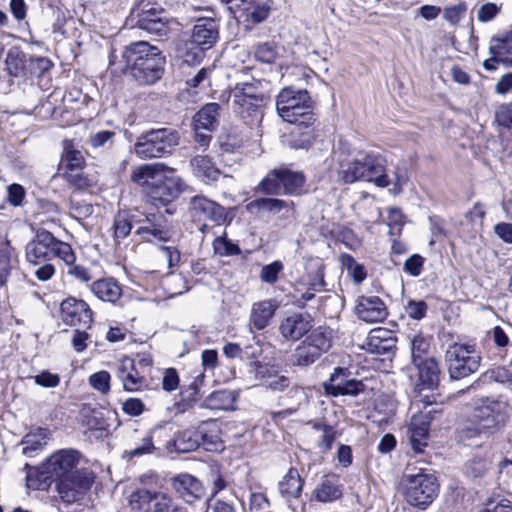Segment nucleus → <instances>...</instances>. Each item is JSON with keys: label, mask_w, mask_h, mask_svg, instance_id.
I'll use <instances>...</instances> for the list:
<instances>
[{"label": "nucleus", "mask_w": 512, "mask_h": 512, "mask_svg": "<svg viewBox=\"0 0 512 512\" xmlns=\"http://www.w3.org/2000/svg\"><path fill=\"white\" fill-rule=\"evenodd\" d=\"M193 43L210 50L219 39V25L213 18H200L193 27L190 37Z\"/></svg>", "instance_id": "nucleus-22"}, {"label": "nucleus", "mask_w": 512, "mask_h": 512, "mask_svg": "<svg viewBox=\"0 0 512 512\" xmlns=\"http://www.w3.org/2000/svg\"><path fill=\"white\" fill-rule=\"evenodd\" d=\"M188 212L194 221H211L217 225L225 224L228 218L225 207L202 194L190 198Z\"/></svg>", "instance_id": "nucleus-11"}, {"label": "nucleus", "mask_w": 512, "mask_h": 512, "mask_svg": "<svg viewBox=\"0 0 512 512\" xmlns=\"http://www.w3.org/2000/svg\"><path fill=\"white\" fill-rule=\"evenodd\" d=\"M491 468V461L485 457H474L466 464V473L472 477H482Z\"/></svg>", "instance_id": "nucleus-55"}, {"label": "nucleus", "mask_w": 512, "mask_h": 512, "mask_svg": "<svg viewBox=\"0 0 512 512\" xmlns=\"http://www.w3.org/2000/svg\"><path fill=\"white\" fill-rule=\"evenodd\" d=\"M236 393L231 390H218L211 393L207 399V406L216 410L231 409L236 401Z\"/></svg>", "instance_id": "nucleus-46"}, {"label": "nucleus", "mask_w": 512, "mask_h": 512, "mask_svg": "<svg viewBox=\"0 0 512 512\" xmlns=\"http://www.w3.org/2000/svg\"><path fill=\"white\" fill-rule=\"evenodd\" d=\"M501 6L495 3L487 2L483 4L477 11V19L482 23L493 20L500 12Z\"/></svg>", "instance_id": "nucleus-60"}, {"label": "nucleus", "mask_w": 512, "mask_h": 512, "mask_svg": "<svg viewBox=\"0 0 512 512\" xmlns=\"http://www.w3.org/2000/svg\"><path fill=\"white\" fill-rule=\"evenodd\" d=\"M183 181L179 177L159 176L147 191V196L152 205L156 207L167 206L177 199L183 190Z\"/></svg>", "instance_id": "nucleus-13"}, {"label": "nucleus", "mask_w": 512, "mask_h": 512, "mask_svg": "<svg viewBox=\"0 0 512 512\" xmlns=\"http://www.w3.org/2000/svg\"><path fill=\"white\" fill-rule=\"evenodd\" d=\"M33 379L35 384L44 388H54L60 384L59 375L51 373L48 370H44L40 374L33 376Z\"/></svg>", "instance_id": "nucleus-61"}, {"label": "nucleus", "mask_w": 512, "mask_h": 512, "mask_svg": "<svg viewBox=\"0 0 512 512\" xmlns=\"http://www.w3.org/2000/svg\"><path fill=\"white\" fill-rule=\"evenodd\" d=\"M466 11V3L459 2L455 5L446 6L443 10V18L451 25H456L465 16Z\"/></svg>", "instance_id": "nucleus-56"}, {"label": "nucleus", "mask_w": 512, "mask_h": 512, "mask_svg": "<svg viewBox=\"0 0 512 512\" xmlns=\"http://www.w3.org/2000/svg\"><path fill=\"white\" fill-rule=\"evenodd\" d=\"M340 151L337 156L339 165V178L346 184L362 181L363 172L361 173V164L359 154L351 156L345 151V144L340 143Z\"/></svg>", "instance_id": "nucleus-24"}, {"label": "nucleus", "mask_w": 512, "mask_h": 512, "mask_svg": "<svg viewBox=\"0 0 512 512\" xmlns=\"http://www.w3.org/2000/svg\"><path fill=\"white\" fill-rule=\"evenodd\" d=\"M28 58L29 55L17 47L9 49L5 58L6 70L9 75L16 78H27Z\"/></svg>", "instance_id": "nucleus-36"}, {"label": "nucleus", "mask_w": 512, "mask_h": 512, "mask_svg": "<svg viewBox=\"0 0 512 512\" xmlns=\"http://www.w3.org/2000/svg\"><path fill=\"white\" fill-rule=\"evenodd\" d=\"M26 259L30 264L40 265L57 258L65 264H72L76 256L72 247L44 228H38L25 248Z\"/></svg>", "instance_id": "nucleus-4"}, {"label": "nucleus", "mask_w": 512, "mask_h": 512, "mask_svg": "<svg viewBox=\"0 0 512 512\" xmlns=\"http://www.w3.org/2000/svg\"><path fill=\"white\" fill-rule=\"evenodd\" d=\"M173 487L187 503L200 498L203 493L201 482L190 474H180L173 479Z\"/></svg>", "instance_id": "nucleus-29"}, {"label": "nucleus", "mask_w": 512, "mask_h": 512, "mask_svg": "<svg viewBox=\"0 0 512 512\" xmlns=\"http://www.w3.org/2000/svg\"><path fill=\"white\" fill-rule=\"evenodd\" d=\"M359 319L368 322H380L387 317V309L384 302L378 296H361L355 307Z\"/></svg>", "instance_id": "nucleus-23"}, {"label": "nucleus", "mask_w": 512, "mask_h": 512, "mask_svg": "<svg viewBox=\"0 0 512 512\" xmlns=\"http://www.w3.org/2000/svg\"><path fill=\"white\" fill-rule=\"evenodd\" d=\"M122 71H128L141 85H152L164 74L165 56L147 41H137L126 46L121 53Z\"/></svg>", "instance_id": "nucleus-3"}, {"label": "nucleus", "mask_w": 512, "mask_h": 512, "mask_svg": "<svg viewBox=\"0 0 512 512\" xmlns=\"http://www.w3.org/2000/svg\"><path fill=\"white\" fill-rule=\"evenodd\" d=\"M13 249L8 240L0 242V288L4 287L11 271Z\"/></svg>", "instance_id": "nucleus-49"}, {"label": "nucleus", "mask_w": 512, "mask_h": 512, "mask_svg": "<svg viewBox=\"0 0 512 512\" xmlns=\"http://www.w3.org/2000/svg\"><path fill=\"white\" fill-rule=\"evenodd\" d=\"M90 385L102 394L110 390V374L107 371H99L89 377Z\"/></svg>", "instance_id": "nucleus-58"}, {"label": "nucleus", "mask_w": 512, "mask_h": 512, "mask_svg": "<svg viewBox=\"0 0 512 512\" xmlns=\"http://www.w3.org/2000/svg\"><path fill=\"white\" fill-rule=\"evenodd\" d=\"M341 496L342 486L334 477H324L313 491L314 499L322 503L333 502Z\"/></svg>", "instance_id": "nucleus-39"}, {"label": "nucleus", "mask_w": 512, "mask_h": 512, "mask_svg": "<svg viewBox=\"0 0 512 512\" xmlns=\"http://www.w3.org/2000/svg\"><path fill=\"white\" fill-rule=\"evenodd\" d=\"M266 104L267 102L252 100H233L235 113L251 128L258 127L261 124Z\"/></svg>", "instance_id": "nucleus-26"}, {"label": "nucleus", "mask_w": 512, "mask_h": 512, "mask_svg": "<svg viewBox=\"0 0 512 512\" xmlns=\"http://www.w3.org/2000/svg\"><path fill=\"white\" fill-rule=\"evenodd\" d=\"M401 483L405 501L419 509H426L438 495L439 484L433 474L406 472Z\"/></svg>", "instance_id": "nucleus-7"}, {"label": "nucleus", "mask_w": 512, "mask_h": 512, "mask_svg": "<svg viewBox=\"0 0 512 512\" xmlns=\"http://www.w3.org/2000/svg\"><path fill=\"white\" fill-rule=\"evenodd\" d=\"M322 355L302 341L291 355V363L294 366L308 367L315 363Z\"/></svg>", "instance_id": "nucleus-45"}, {"label": "nucleus", "mask_w": 512, "mask_h": 512, "mask_svg": "<svg viewBox=\"0 0 512 512\" xmlns=\"http://www.w3.org/2000/svg\"><path fill=\"white\" fill-rule=\"evenodd\" d=\"M144 225L136 230V234L146 241L152 238L159 241H168L170 238V224L166 217L160 213H151L146 216Z\"/></svg>", "instance_id": "nucleus-20"}, {"label": "nucleus", "mask_w": 512, "mask_h": 512, "mask_svg": "<svg viewBox=\"0 0 512 512\" xmlns=\"http://www.w3.org/2000/svg\"><path fill=\"white\" fill-rule=\"evenodd\" d=\"M53 66V63L48 57L43 56H29L27 66V77H41L48 72Z\"/></svg>", "instance_id": "nucleus-52"}, {"label": "nucleus", "mask_w": 512, "mask_h": 512, "mask_svg": "<svg viewBox=\"0 0 512 512\" xmlns=\"http://www.w3.org/2000/svg\"><path fill=\"white\" fill-rule=\"evenodd\" d=\"M508 403L501 399L480 398L474 402L471 414L459 425L461 441L483 442L497 433L508 418Z\"/></svg>", "instance_id": "nucleus-2"}, {"label": "nucleus", "mask_w": 512, "mask_h": 512, "mask_svg": "<svg viewBox=\"0 0 512 512\" xmlns=\"http://www.w3.org/2000/svg\"><path fill=\"white\" fill-rule=\"evenodd\" d=\"M283 268V263L279 260L264 265L260 272L261 281L267 284H274L278 280L279 273Z\"/></svg>", "instance_id": "nucleus-57"}, {"label": "nucleus", "mask_w": 512, "mask_h": 512, "mask_svg": "<svg viewBox=\"0 0 512 512\" xmlns=\"http://www.w3.org/2000/svg\"><path fill=\"white\" fill-rule=\"evenodd\" d=\"M90 290L98 299L104 302L115 303L122 295L121 286L113 278L94 281Z\"/></svg>", "instance_id": "nucleus-35"}, {"label": "nucleus", "mask_w": 512, "mask_h": 512, "mask_svg": "<svg viewBox=\"0 0 512 512\" xmlns=\"http://www.w3.org/2000/svg\"><path fill=\"white\" fill-rule=\"evenodd\" d=\"M280 178L285 194L299 195L301 193L305 183V176L302 172L280 168Z\"/></svg>", "instance_id": "nucleus-42"}, {"label": "nucleus", "mask_w": 512, "mask_h": 512, "mask_svg": "<svg viewBox=\"0 0 512 512\" xmlns=\"http://www.w3.org/2000/svg\"><path fill=\"white\" fill-rule=\"evenodd\" d=\"M169 15L161 5L151 3L150 0H141L138 4L137 26L149 34L163 37L167 36Z\"/></svg>", "instance_id": "nucleus-10"}, {"label": "nucleus", "mask_w": 512, "mask_h": 512, "mask_svg": "<svg viewBox=\"0 0 512 512\" xmlns=\"http://www.w3.org/2000/svg\"><path fill=\"white\" fill-rule=\"evenodd\" d=\"M262 82L260 80L253 79L252 82H240L237 83L232 90L233 100H252L267 102L268 97L263 93Z\"/></svg>", "instance_id": "nucleus-38"}, {"label": "nucleus", "mask_w": 512, "mask_h": 512, "mask_svg": "<svg viewBox=\"0 0 512 512\" xmlns=\"http://www.w3.org/2000/svg\"><path fill=\"white\" fill-rule=\"evenodd\" d=\"M190 166L194 176L208 185L217 181L221 175L220 169L206 155H196L193 157L190 161Z\"/></svg>", "instance_id": "nucleus-28"}, {"label": "nucleus", "mask_w": 512, "mask_h": 512, "mask_svg": "<svg viewBox=\"0 0 512 512\" xmlns=\"http://www.w3.org/2000/svg\"><path fill=\"white\" fill-rule=\"evenodd\" d=\"M154 450L152 435L149 434L142 439V443L131 450L124 452V457L132 459L134 457H141L146 454H151Z\"/></svg>", "instance_id": "nucleus-59"}, {"label": "nucleus", "mask_w": 512, "mask_h": 512, "mask_svg": "<svg viewBox=\"0 0 512 512\" xmlns=\"http://www.w3.org/2000/svg\"><path fill=\"white\" fill-rule=\"evenodd\" d=\"M221 106L216 102L205 104L193 117V127L202 128L206 132L215 131L219 125Z\"/></svg>", "instance_id": "nucleus-32"}, {"label": "nucleus", "mask_w": 512, "mask_h": 512, "mask_svg": "<svg viewBox=\"0 0 512 512\" xmlns=\"http://www.w3.org/2000/svg\"><path fill=\"white\" fill-rule=\"evenodd\" d=\"M213 249L215 254L220 256H234L241 253L239 245L228 239L225 235L217 237L213 241Z\"/></svg>", "instance_id": "nucleus-53"}, {"label": "nucleus", "mask_w": 512, "mask_h": 512, "mask_svg": "<svg viewBox=\"0 0 512 512\" xmlns=\"http://www.w3.org/2000/svg\"><path fill=\"white\" fill-rule=\"evenodd\" d=\"M276 110L278 115L286 122L311 120L315 117L314 102L306 89H296L292 86L284 87L276 97Z\"/></svg>", "instance_id": "nucleus-6"}, {"label": "nucleus", "mask_w": 512, "mask_h": 512, "mask_svg": "<svg viewBox=\"0 0 512 512\" xmlns=\"http://www.w3.org/2000/svg\"><path fill=\"white\" fill-rule=\"evenodd\" d=\"M114 239L117 243L125 239L131 232L132 223L128 213L118 212L113 222Z\"/></svg>", "instance_id": "nucleus-50"}, {"label": "nucleus", "mask_w": 512, "mask_h": 512, "mask_svg": "<svg viewBox=\"0 0 512 512\" xmlns=\"http://www.w3.org/2000/svg\"><path fill=\"white\" fill-rule=\"evenodd\" d=\"M200 447L209 452L221 451L223 442L220 437V426L217 420L202 421L196 426Z\"/></svg>", "instance_id": "nucleus-25"}, {"label": "nucleus", "mask_w": 512, "mask_h": 512, "mask_svg": "<svg viewBox=\"0 0 512 512\" xmlns=\"http://www.w3.org/2000/svg\"><path fill=\"white\" fill-rule=\"evenodd\" d=\"M304 480L301 478L296 468H290L278 484V490L281 497L290 502L292 499H298L303 490Z\"/></svg>", "instance_id": "nucleus-33"}, {"label": "nucleus", "mask_w": 512, "mask_h": 512, "mask_svg": "<svg viewBox=\"0 0 512 512\" xmlns=\"http://www.w3.org/2000/svg\"><path fill=\"white\" fill-rule=\"evenodd\" d=\"M430 346V338L421 334L414 336L411 341L412 363L414 364L426 360L428 358L427 354L429 353Z\"/></svg>", "instance_id": "nucleus-51"}, {"label": "nucleus", "mask_w": 512, "mask_h": 512, "mask_svg": "<svg viewBox=\"0 0 512 512\" xmlns=\"http://www.w3.org/2000/svg\"><path fill=\"white\" fill-rule=\"evenodd\" d=\"M178 51L185 63L189 65H195L201 62L207 50L199 45H196L193 43V40L189 38L179 46Z\"/></svg>", "instance_id": "nucleus-47"}, {"label": "nucleus", "mask_w": 512, "mask_h": 512, "mask_svg": "<svg viewBox=\"0 0 512 512\" xmlns=\"http://www.w3.org/2000/svg\"><path fill=\"white\" fill-rule=\"evenodd\" d=\"M132 509L139 512H189L167 493L139 488L130 495Z\"/></svg>", "instance_id": "nucleus-9"}, {"label": "nucleus", "mask_w": 512, "mask_h": 512, "mask_svg": "<svg viewBox=\"0 0 512 512\" xmlns=\"http://www.w3.org/2000/svg\"><path fill=\"white\" fill-rule=\"evenodd\" d=\"M60 310L66 325L88 328L92 323V310L83 300L67 298L62 301Z\"/></svg>", "instance_id": "nucleus-15"}, {"label": "nucleus", "mask_w": 512, "mask_h": 512, "mask_svg": "<svg viewBox=\"0 0 512 512\" xmlns=\"http://www.w3.org/2000/svg\"><path fill=\"white\" fill-rule=\"evenodd\" d=\"M495 120L499 125L512 129V103L499 106L495 113Z\"/></svg>", "instance_id": "nucleus-64"}, {"label": "nucleus", "mask_w": 512, "mask_h": 512, "mask_svg": "<svg viewBox=\"0 0 512 512\" xmlns=\"http://www.w3.org/2000/svg\"><path fill=\"white\" fill-rule=\"evenodd\" d=\"M323 387L326 394L333 397L357 396L365 390L364 383L353 378L351 371L343 367L334 368L328 381L323 383Z\"/></svg>", "instance_id": "nucleus-12"}, {"label": "nucleus", "mask_w": 512, "mask_h": 512, "mask_svg": "<svg viewBox=\"0 0 512 512\" xmlns=\"http://www.w3.org/2000/svg\"><path fill=\"white\" fill-rule=\"evenodd\" d=\"M117 378L121 381L124 390L134 392L142 389L146 384V379L141 375L135 361L130 358L124 359L116 372Z\"/></svg>", "instance_id": "nucleus-27"}, {"label": "nucleus", "mask_w": 512, "mask_h": 512, "mask_svg": "<svg viewBox=\"0 0 512 512\" xmlns=\"http://www.w3.org/2000/svg\"><path fill=\"white\" fill-rule=\"evenodd\" d=\"M85 166V159L81 151L76 150L69 143L64 146L61 161L58 171L64 172L69 170H83Z\"/></svg>", "instance_id": "nucleus-43"}, {"label": "nucleus", "mask_w": 512, "mask_h": 512, "mask_svg": "<svg viewBox=\"0 0 512 512\" xmlns=\"http://www.w3.org/2000/svg\"><path fill=\"white\" fill-rule=\"evenodd\" d=\"M277 305L273 300H263L253 305L250 321L257 330H263L275 314Z\"/></svg>", "instance_id": "nucleus-37"}, {"label": "nucleus", "mask_w": 512, "mask_h": 512, "mask_svg": "<svg viewBox=\"0 0 512 512\" xmlns=\"http://www.w3.org/2000/svg\"><path fill=\"white\" fill-rule=\"evenodd\" d=\"M362 181L374 182L378 187H387L390 185L388 174L385 173V159L375 153L359 154Z\"/></svg>", "instance_id": "nucleus-16"}, {"label": "nucleus", "mask_w": 512, "mask_h": 512, "mask_svg": "<svg viewBox=\"0 0 512 512\" xmlns=\"http://www.w3.org/2000/svg\"><path fill=\"white\" fill-rule=\"evenodd\" d=\"M166 165L163 163L143 164L134 169L131 179L136 184L149 190L151 182L159 177V172L163 171Z\"/></svg>", "instance_id": "nucleus-41"}, {"label": "nucleus", "mask_w": 512, "mask_h": 512, "mask_svg": "<svg viewBox=\"0 0 512 512\" xmlns=\"http://www.w3.org/2000/svg\"><path fill=\"white\" fill-rule=\"evenodd\" d=\"M254 54L255 58L262 63H273L278 56L277 46L273 42L259 44Z\"/></svg>", "instance_id": "nucleus-54"}, {"label": "nucleus", "mask_w": 512, "mask_h": 512, "mask_svg": "<svg viewBox=\"0 0 512 512\" xmlns=\"http://www.w3.org/2000/svg\"><path fill=\"white\" fill-rule=\"evenodd\" d=\"M247 210L250 212H266L272 215H280L287 219L294 214L293 201H285L278 198L260 197L247 204Z\"/></svg>", "instance_id": "nucleus-21"}, {"label": "nucleus", "mask_w": 512, "mask_h": 512, "mask_svg": "<svg viewBox=\"0 0 512 512\" xmlns=\"http://www.w3.org/2000/svg\"><path fill=\"white\" fill-rule=\"evenodd\" d=\"M424 264V258L419 254L411 255L404 263V271L413 277L421 274Z\"/></svg>", "instance_id": "nucleus-62"}, {"label": "nucleus", "mask_w": 512, "mask_h": 512, "mask_svg": "<svg viewBox=\"0 0 512 512\" xmlns=\"http://www.w3.org/2000/svg\"><path fill=\"white\" fill-rule=\"evenodd\" d=\"M427 308V303L424 300H410L406 306V312L410 318L421 320L425 317Z\"/></svg>", "instance_id": "nucleus-63"}, {"label": "nucleus", "mask_w": 512, "mask_h": 512, "mask_svg": "<svg viewBox=\"0 0 512 512\" xmlns=\"http://www.w3.org/2000/svg\"><path fill=\"white\" fill-rule=\"evenodd\" d=\"M294 127L288 136V145L293 149H309L318 136L317 127L319 123L317 117H312L311 120H299L292 122Z\"/></svg>", "instance_id": "nucleus-17"}, {"label": "nucleus", "mask_w": 512, "mask_h": 512, "mask_svg": "<svg viewBox=\"0 0 512 512\" xmlns=\"http://www.w3.org/2000/svg\"><path fill=\"white\" fill-rule=\"evenodd\" d=\"M445 361L452 380H461L476 373L482 356L475 344L453 343L445 353Z\"/></svg>", "instance_id": "nucleus-8"}, {"label": "nucleus", "mask_w": 512, "mask_h": 512, "mask_svg": "<svg viewBox=\"0 0 512 512\" xmlns=\"http://www.w3.org/2000/svg\"><path fill=\"white\" fill-rule=\"evenodd\" d=\"M414 366L418 370V379L422 388L434 389L438 386L440 368L435 358L429 357L426 360L414 363Z\"/></svg>", "instance_id": "nucleus-34"}, {"label": "nucleus", "mask_w": 512, "mask_h": 512, "mask_svg": "<svg viewBox=\"0 0 512 512\" xmlns=\"http://www.w3.org/2000/svg\"><path fill=\"white\" fill-rule=\"evenodd\" d=\"M312 328V318L309 314L292 313L287 315L279 325L281 336L287 341L302 339Z\"/></svg>", "instance_id": "nucleus-18"}, {"label": "nucleus", "mask_w": 512, "mask_h": 512, "mask_svg": "<svg viewBox=\"0 0 512 512\" xmlns=\"http://www.w3.org/2000/svg\"><path fill=\"white\" fill-rule=\"evenodd\" d=\"M396 342L397 339L391 330L378 327L369 332L363 347L370 354L391 359L396 349Z\"/></svg>", "instance_id": "nucleus-14"}, {"label": "nucleus", "mask_w": 512, "mask_h": 512, "mask_svg": "<svg viewBox=\"0 0 512 512\" xmlns=\"http://www.w3.org/2000/svg\"><path fill=\"white\" fill-rule=\"evenodd\" d=\"M200 447L196 427H189L175 433L174 437L167 443L169 451L178 453H189Z\"/></svg>", "instance_id": "nucleus-31"}, {"label": "nucleus", "mask_w": 512, "mask_h": 512, "mask_svg": "<svg viewBox=\"0 0 512 512\" xmlns=\"http://www.w3.org/2000/svg\"><path fill=\"white\" fill-rule=\"evenodd\" d=\"M50 432L47 428L37 427L30 430L21 440L22 454L26 457H34L47 445Z\"/></svg>", "instance_id": "nucleus-30"}, {"label": "nucleus", "mask_w": 512, "mask_h": 512, "mask_svg": "<svg viewBox=\"0 0 512 512\" xmlns=\"http://www.w3.org/2000/svg\"><path fill=\"white\" fill-rule=\"evenodd\" d=\"M489 50L491 55H497L501 64L512 67V33L503 38H493Z\"/></svg>", "instance_id": "nucleus-44"}, {"label": "nucleus", "mask_w": 512, "mask_h": 512, "mask_svg": "<svg viewBox=\"0 0 512 512\" xmlns=\"http://www.w3.org/2000/svg\"><path fill=\"white\" fill-rule=\"evenodd\" d=\"M81 454L67 448L54 452L43 465L45 473L56 479V488L63 502L72 504L79 501L90 490L95 475L88 469H78Z\"/></svg>", "instance_id": "nucleus-1"}, {"label": "nucleus", "mask_w": 512, "mask_h": 512, "mask_svg": "<svg viewBox=\"0 0 512 512\" xmlns=\"http://www.w3.org/2000/svg\"><path fill=\"white\" fill-rule=\"evenodd\" d=\"M179 143L180 134L175 129H150L137 137L133 152L142 160L165 158L173 154Z\"/></svg>", "instance_id": "nucleus-5"}, {"label": "nucleus", "mask_w": 512, "mask_h": 512, "mask_svg": "<svg viewBox=\"0 0 512 512\" xmlns=\"http://www.w3.org/2000/svg\"><path fill=\"white\" fill-rule=\"evenodd\" d=\"M309 332L303 341L321 355L327 353L332 346V330L326 326H319Z\"/></svg>", "instance_id": "nucleus-40"}, {"label": "nucleus", "mask_w": 512, "mask_h": 512, "mask_svg": "<svg viewBox=\"0 0 512 512\" xmlns=\"http://www.w3.org/2000/svg\"><path fill=\"white\" fill-rule=\"evenodd\" d=\"M436 412L437 410L430 409L412 417L408 430L410 443L415 452H422L427 445L429 425L433 419L432 413Z\"/></svg>", "instance_id": "nucleus-19"}, {"label": "nucleus", "mask_w": 512, "mask_h": 512, "mask_svg": "<svg viewBox=\"0 0 512 512\" xmlns=\"http://www.w3.org/2000/svg\"><path fill=\"white\" fill-rule=\"evenodd\" d=\"M280 179V168L273 169L261 180L257 189L263 194L279 195L282 191V183Z\"/></svg>", "instance_id": "nucleus-48"}]
</instances>
